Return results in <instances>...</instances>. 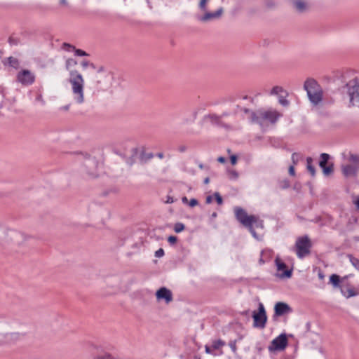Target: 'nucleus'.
<instances>
[{
  "mask_svg": "<svg viewBox=\"0 0 359 359\" xmlns=\"http://www.w3.org/2000/svg\"><path fill=\"white\" fill-rule=\"evenodd\" d=\"M288 172L291 176L295 175V169L294 165H292L289 167Z\"/></svg>",
  "mask_w": 359,
  "mask_h": 359,
  "instance_id": "nucleus-48",
  "label": "nucleus"
},
{
  "mask_svg": "<svg viewBox=\"0 0 359 359\" xmlns=\"http://www.w3.org/2000/svg\"><path fill=\"white\" fill-rule=\"evenodd\" d=\"M292 311V308L287 303L278 302L274 306V314L273 316V320H276V318L291 313Z\"/></svg>",
  "mask_w": 359,
  "mask_h": 359,
  "instance_id": "nucleus-14",
  "label": "nucleus"
},
{
  "mask_svg": "<svg viewBox=\"0 0 359 359\" xmlns=\"http://www.w3.org/2000/svg\"><path fill=\"white\" fill-rule=\"evenodd\" d=\"M225 345V342L222 339H217L212 341V348L214 350L219 349L220 347L224 346Z\"/></svg>",
  "mask_w": 359,
  "mask_h": 359,
  "instance_id": "nucleus-25",
  "label": "nucleus"
},
{
  "mask_svg": "<svg viewBox=\"0 0 359 359\" xmlns=\"http://www.w3.org/2000/svg\"><path fill=\"white\" fill-rule=\"evenodd\" d=\"M292 8L298 13H304L310 8V4L307 0H288Z\"/></svg>",
  "mask_w": 359,
  "mask_h": 359,
  "instance_id": "nucleus-15",
  "label": "nucleus"
},
{
  "mask_svg": "<svg viewBox=\"0 0 359 359\" xmlns=\"http://www.w3.org/2000/svg\"><path fill=\"white\" fill-rule=\"evenodd\" d=\"M280 114L276 111H263L258 110L256 112H251V122L257 123L262 126L265 121L274 124L277 122Z\"/></svg>",
  "mask_w": 359,
  "mask_h": 359,
  "instance_id": "nucleus-4",
  "label": "nucleus"
},
{
  "mask_svg": "<svg viewBox=\"0 0 359 359\" xmlns=\"http://www.w3.org/2000/svg\"><path fill=\"white\" fill-rule=\"evenodd\" d=\"M81 65L83 68L90 67L93 69H95V65L93 63H90L88 60H83L81 62Z\"/></svg>",
  "mask_w": 359,
  "mask_h": 359,
  "instance_id": "nucleus-39",
  "label": "nucleus"
},
{
  "mask_svg": "<svg viewBox=\"0 0 359 359\" xmlns=\"http://www.w3.org/2000/svg\"><path fill=\"white\" fill-rule=\"evenodd\" d=\"M212 201V196L209 195L206 197L205 198V203L209 204V203H211Z\"/></svg>",
  "mask_w": 359,
  "mask_h": 359,
  "instance_id": "nucleus-51",
  "label": "nucleus"
},
{
  "mask_svg": "<svg viewBox=\"0 0 359 359\" xmlns=\"http://www.w3.org/2000/svg\"><path fill=\"white\" fill-rule=\"evenodd\" d=\"M355 204L357 208L359 210V196L358 197L357 200L355 201Z\"/></svg>",
  "mask_w": 359,
  "mask_h": 359,
  "instance_id": "nucleus-61",
  "label": "nucleus"
},
{
  "mask_svg": "<svg viewBox=\"0 0 359 359\" xmlns=\"http://www.w3.org/2000/svg\"><path fill=\"white\" fill-rule=\"evenodd\" d=\"M60 4L61 6H67L68 5V3L67 0H60Z\"/></svg>",
  "mask_w": 359,
  "mask_h": 359,
  "instance_id": "nucleus-56",
  "label": "nucleus"
},
{
  "mask_svg": "<svg viewBox=\"0 0 359 359\" xmlns=\"http://www.w3.org/2000/svg\"><path fill=\"white\" fill-rule=\"evenodd\" d=\"M156 156L158 157L159 158H163L164 155L162 152H159L156 154Z\"/></svg>",
  "mask_w": 359,
  "mask_h": 359,
  "instance_id": "nucleus-58",
  "label": "nucleus"
},
{
  "mask_svg": "<svg viewBox=\"0 0 359 359\" xmlns=\"http://www.w3.org/2000/svg\"><path fill=\"white\" fill-rule=\"evenodd\" d=\"M178 150L180 152H184L186 150H187V147L186 146H180L179 148H178Z\"/></svg>",
  "mask_w": 359,
  "mask_h": 359,
  "instance_id": "nucleus-55",
  "label": "nucleus"
},
{
  "mask_svg": "<svg viewBox=\"0 0 359 359\" xmlns=\"http://www.w3.org/2000/svg\"><path fill=\"white\" fill-rule=\"evenodd\" d=\"M62 47L67 51H71V50H74L75 49V46H73L72 44H69L68 43H64L62 44Z\"/></svg>",
  "mask_w": 359,
  "mask_h": 359,
  "instance_id": "nucleus-37",
  "label": "nucleus"
},
{
  "mask_svg": "<svg viewBox=\"0 0 359 359\" xmlns=\"http://www.w3.org/2000/svg\"><path fill=\"white\" fill-rule=\"evenodd\" d=\"M234 213L236 219L250 232L252 236L259 240V236L255 229H263L264 222L259 216L255 215H248L247 212L241 207L234 208Z\"/></svg>",
  "mask_w": 359,
  "mask_h": 359,
  "instance_id": "nucleus-1",
  "label": "nucleus"
},
{
  "mask_svg": "<svg viewBox=\"0 0 359 359\" xmlns=\"http://www.w3.org/2000/svg\"><path fill=\"white\" fill-rule=\"evenodd\" d=\"M346 88L350 97V103L359 107V80L355 78L349 81Z\"/></svg>",
  "mask_w": 359,
  "mask_h": 359,
  "instance_id": "nucleus-8",
  "label": "nucleus"
},
{
  "mask_svg": "<svg viewBox=\"0 0 359 359\" xmlns=\"http://www.w3.org/2000/svg\"><path fill=\"white\" fill-rule=\"evenodd\" d=\"M209 182H210V178L208 177L205 178L204 180H203V183L205 184H208L209 183Z\"/></svg>",
  "mask_w": 359,
  "mask_h": 359,
  "instance_id": "nucleus-60",
  "label": "nucleus"
},
{
  "mask_svg": "<svg viewBox=\"0 0 359 359\" xmlns=\"http://www.w3.org/2000/svg\"><path fill=\"white\" fill-rule=\"evenodd\" d=\"M217 161L221 163H224L226 162V158L224 156H219L217 158Z\"/></svg>",
  "mask_w": 359,
  "mask_h": 359,
  "instance_id": "nucleus-52",
  "label": "nucleus"
},
{
  "mask_svg": "<svg viewBox=\"0 0 359 359\" xmlns=\"http://www.w3.org/2000/svg\"><path fill=\"white\" fill-rule=\"evenodd\" d=\"M249 314H250V310L249 309L245 310V311L241 312V315L243 316H248Z\"/></svg>",
  "mask_w": 359,
  "mask_h": 359,
  "instance_id": "nucleus-53",
  "label": "nucleus"
},
{
  "mask_svg": "<svg viewBox=\"0 0 359 359\" xmlns=\"http://www.w3.org/2000/svg\"><path fill=\"white\" fill-rule=\"evenodd\" d=\"M313 163V158L311 157H307L306 158V168L308 171L310 172L311 175L312 177H314L316 175V168L312 165Z\"/></svg>",
  "mask_w": 359,
  "mask_h": 359,
  "instance_id": "nucleus-22",
  "label": "nucleus"
},
{
  "mask_svg": "<svg viewBox=\"0 0 359 359\" xmlns=\"http://www.w3.org/2000/svg\"><path fill=\"white\" fill-rule=\"evenodd\" d=\"M266 6L268 8H273L275 7V3L271 0H269L266 1Z\"/></svg>",
  "mask_w": 359,
  "mask_h": 359,
  "instance_id": "nucleus-45",
  "label": "nucleus"
},
{
  "mask_svg": "<svg viewBox=\"0 0 359 359\" xmlns=\"http://www.w3.org/2000/svg\"><path fill=\"white\" fill-rule=\"evenodd\" d=\"M266 255H269V256H271V251H270L269 250H262L260 258L259 259V264H264L265 262H267L266 259H264V257Z\"/></svg>",
  "mask_w": 359,
  "mask_h": 359,
  "instance_id": "nucleus-24",
  "label": "nucleus"
},
{
  "mask_svg": "<svg viewBox=\"0 0 359 359\" xmlns=\"http://www.w3.org/2000/svg\"><path fill=\"white\" fill-rule=\"evenodd\" d=\"M97 161L95 158L91 157L89 155L85 156V160L83 163V166L85 168V171L86 174L90 177H97Z\"/></svg>",
  "mask_w": 359,
  "mask_h": 359,
  "instance_id": "nucleus-12",
  "label": "nucleus"
},
{
  "mask_svg": "<svg viewBox=\"0 0 359 359\" xmlns=\"http://www.w3.org/2000/svg\"><path fill=\"white\" fill-rule=\"evenodd\" d=\"M292 161L293 163V165H296L297 164V163L299 162V154L294 152L292 154Z\"/></svg>",
  "mask_w": 359,
  "mask_h": 359,
  "instance_id": "nucleus-41",
  "label": "nucleus"
},
{
  "mask_svg": "<svg viewBox=\"0 0 359 359\" xmlns=\"http://www.w3.org/2000/svg\"><path fill=\"white\" fill-rule=\"evenodd\" d=\"M229 177L230 180H237L238 177V173L235 170H231L228 171Z\"/></svg>",
  "mask_w": 359,
  "mask_h": 359,
  "instance_id": "nucleus-32",
  "label": "nucleus"
},
{
  "mask_svg": "<svg viewBox=\"0 0 359 359\" xmlns=\"http://www.w3.org/2000/svg\"><path fill=\"white\" fill-rule=\"evenodd\" d=\"M280 93H283L285 95H288L287 92L281 86H274L271 90V95H278Z\"/></svg>",
  "mask_w": 359,
  "mask_h": 359,
  "instance_id": "nucleus-23",
  "label": "nucleus"
},
{
  "mask_svg": "<svg viewBox=\"0 0 359 359\" xmlns=\"http://www.w3.org/2000/svg\"><path fill=\"white\" fill-rule=\"evenodd\" d=\"M350 276L351 275H346L341 278L340 276L333 273L330 276V283H331L334 287L339 288L341 290V287H344V285L341 284L344 283V280H347Z\"/></svg>",
  "mask_w": 359,
  "mask_h": 359,
  "instance_id": "nucleus-18",
  "label": "nucleus"
},
{
  "mask_svg": "<svg viewBox=\"0 0 359 359\" xmlns=\"http://www.w3.org/2000/svg\"><path fill=\"white\" fill-rule=\"evenodd\" d=\"M8 41L11 46H17L20 43V39L10 36Z\"/></svg>",
  "mask_w": 359,
  "mask_h": 359,
  "instance_id": "nucleus-36",
  "label": "nucleus"
},
{
  "mask_svg": "<svg viewBox=\"0 0 359 359\" xmlns=\"http://www.w3.org/2000/svg\"><path fill=\"white\" fill-rule=\"evenodd\" d=\"M214 197L218 205H222L223 203V198L219 192H215L214 194Z\"/></svg>",
  "mask_w": 359,
  "mask_h": 359,
  "instance_id": "nucleus-35",
  "label": "nucleus"
},
{
  "mask_svg": "<svg viewBox=\"0 0 359 359\" xmlns=\"http://www.w3.org/2000/svg\"><path fill=\"white\" fill-rule=\"evenodd\" d=\"M94 359H114V358L110 354L104 353L103 355L95 357Z\"/></svg>",
  "mask_w": 359,
  "mask_h": 359,
  "instance_id": "nucleus-42",
  "label": "nucleus"
},
{
  "mask_svg": "<svg viewBox=\"0 0 359 359\" xmlns=\"http://www.w3.org/2000/svg\"><path fill=\"white\" fill-rule=\"evenodd\" d=\"M229 346H230L231 351L233 353H236V351H237L236 340L230 341L229 343Z\"/></svg>",
  "mask_w": 359,
  "mask_h": 359,
  "instance_id": "nucleus-38",
  "label": "nucleus"
},
{
  "mask_svg": "<svg viewBox=\"0 0 359 359\" xmlns=\"http://www.w3.org/2000/svg\"><path fill=\"white\" fill-rule=\"evenodd\" d=\"M164 254V250L163 248H159L155 252V257L160 258L162 257Z\"/></svg>",
  "mask_w": 359,
  "mask_h": 359,
  "instance_id": "nucleus-43",
  "label": "nucleus"
},
{
  "mask_svg": "<svg viewBox=\"0 0 359 359\" xmlns=\"http://www.w3.org/2000/svg\"><path fill=\"white\" fill-rule=\"evenodd\" d=\"M185 229V226L183 223H181V222H177L175 224V226H174V231L176 232V233H180L182 231H183Z\"/></svg>",
  "mask_w": 359,
  "mask_h": 359,
  "instance_id": "nucleus-29",
  "label": "nucleus"
},
{
  "mask_svg": "<svg viewBox=\"0 0 359 359\" xmlns=\"http://www.w3.org/2000/svg\"><path fill=\"white\" fill-rule=\"evenodd\" d=\"M156 297L158 301L163 300L166 304L170 303L173 299L171 290L165 287H161L156 292Z\"/></svg>",
  "mask_w": 359,
  "mask_h": 359,
  "instance_id": "nucleus-17",
  "label": "nucleus"
},
{
  "mask_svg": "<svg viewBox=\"0 0 359 359\" xmlns=\"http://www.w3.org/2000/svg\"><path fill=\"white\" fill-rule=\"evenodd\" d=\"M349 260L353 266L358 270H359V259L351 255H348Z\"/></svg>",
  "mask_w": 359,
  "mask_h": 359,
  "instance_id": "nucleus-28",
  "label": "nucleus"
},
{
  "mask_svg": "<svg viewBox=\"0 0 359 359\" xmlns=\"http://www.w3.org/2000/svg\"><path fill=\"white\" fill-rule=\"evenodd\" d=\"M347 161L348 164L341 165V172L345 177H355L359 170V155L349 152Z\"/></svg>",
  "mask_w": 359,
  "mask_h": 359,
  "instance_id": "nucleus-5",
  "label": "nucleus"
},
{
  "mask_svg": "<svg viewBox=\"0 0 359 359\" xmlns=\"http://www.w3.org/2000/svg\"><path fill=\"white\" fill-rule=\"evenodd\" d=\"M69 82L72 85V93L76 103L82 104L84 102V80L82 75L77 70L69 72Z\"/></svg>",
  "mask_w": 359,
  "mask_h": 359,
  "instance_id": "nucleus-2",
  "label": "nucleus"
},
{
  "mask_svg": "<svg viewBox=\"0 0 359 359\" xmlns=\"http://www.w3.org/2000/svg\"><path fill=\"white\" fill-rule=\"evenodd\" d=\"M287 95H280L279 97H278V102L279 103L284 106V107H287L290 104L289 101L286 99V97Z\"/></svg>",
  "mask_w": 359,
  "mask_h": 359,
  "instance_id": "nucleus-30",
  "label": "nucleus"
},
{
  "mask_svg": "<svg viewBox=\"0 0 359 359\" xmlns=\"http://www.w3.org/2000/svg\"><path fill=\"white\" fill-rule=\"evenodd\" d=\"M74 51L75 55H76V56L83 57V56H88V54L86 51H84V50H83L81 49H78V48H75Z\"/></svg>",
  "mask_w": 359,
  "mask_h": 359,
  "instance_id": "nucleus-34",
  "label": "nucleus"
},
{
  "mask_svg": "<svg viewBox=\"0 0 359 359\" xmlns=\"http://www.w3.org/2000/svg\"><path fill=\"white\" fill-rule=\"evenodd\" d=\"M211 123L215 125L220 126L222 123L220 117L215 115V114H211L208 116Z\"/></svg>",
  "mask_w": 359,
  "mask_h": 359,
  "instance_id": "nucleus-26",
  "label": "nucleus"
},
{
  "mask_svg": "<svg viewBox=\"0 0 359 359\" xmlns=\"http://www.w3.org/2000/svg\"><path fill=\"white\" fill-rule=\"evenodd\" d=\"M275 264L277 268V270L279 271H283L281 274H277L281 278H290L292 275V269H288L286 264L283 262L279 257H276L275 259Z\"/></svg>",
  "mask_w": 359,
  "mask_h": 359,
  "instance_id": "nucleus-16",
  "label": "nucleus"
},
{
  "mask_svg": "<svg viewBox=\"0 0 359 359\" xmlns=\"http://www.w3.org/2000/svg\"><path fill=\"white\" fill-rule=\"evenodd\" d=\"M35 80V74L27 69H21L16 74V81L24 86L32 85Z\"/></svg>",
  "mask_w": 359,
  "mask_h": 359,
  "instance_id": "nucleus-10",
  "label": "nucleus"
},
{
  "mask_svg": "<svg viewBox=\"0 0 359 359\" xmlns=\"http://www.w3.org/2000/svg\"><path fill=\"white\" fill-rule=\"evenodd\" d=\"M253 318V327L263 329L266 327L267 316L265 308L262 303H259L258 309L254 311L252 314Z\"/></svg>",
  "mask_w": 359,
  "mask_h": 359,
  "instance_id": "nucleus-7",
  "label": "nucleus"
},
{
  "mask_svg": "<svg viewBox=\"0 0 359 359\" xmlns=\"http://www.w3.org/2000/svg\"><path fill=\"white\" fill-rule=\"evenodd\" d=\"M341 293L347 299L355 297L358 294V292L353 287H349L346 290L341 287Z\"/></svg>",
  "mask_w": 359,
  "mask_h": 359,
  "instance_id": "nucleus-21",
  "label": "nucleus"
},
{
  "mask_svg": "<svg viewBox=\"0 0 359 359\" xmlns=\"http://www.w3.org/2000/svg\"><path fill=\"white\" fill-rule=\"evenodd\" d=\"M209 0H200L198 7L203 11H207V3Z\"/></svg>",
  "mask_w": 359,
  "mask_h": 359,
  "instance_id": "nucleus-33",
  "label": "nucleus"
},
{
  "mask_svg": "<svg viewBox=\"0 0 359 359\" xmlns=\"http://www.w3.org/2000/svg\"><path fill=\"white\" fill-rule=\"evenodd\" d=\"M104 71V67L102 66H101L98 70H97V73H101L102 72Z\"/></svg>",
  "mask_w": 359,
  "mask_h": 359,
  "instance_id": "nucleus-63",
  "label": "nucleus"
},
{
  "mask_svg": "<svg viewBox=\"0 0 359 359\" xmlns=\"http://www.w3.org/2000/svg\"><path fill=\"white\" fill-rule=\"evenodd\" d=\"M279 187L282 189H288L290 187V182L287 179L283 180L279 182Z\"/></svg>",
  "mask_w": 359,
  "mask_h": 359,
  "instance_id": "nucleus-31",
  "label": "nucleus"
},
{
  "mask_svg": "<svg viewBox=\"0 0 359 359\" xmlns=\"http://www.w3.org/2000/svg\"><path fill=\"white\" fill-rule=\"evenodd\" d=\"M174 202L173 201V198L171 197V196H168L167 197V201H166V203H172Z\"/></svg>",
  "mask_w": 359,
  "mask_h": 359,
  "instance_id": "nucleus-57",
  "label": "nucleus"
},
{
  "mask_svg": "<svg viewBox=\"0 0 359 359\" xmlns=\"http://www.w3.org/2000/svg\"><path fill=\"white\" fill-rule=\"evenodd\" d=\"M36 100H39V101H41L42 102L44 103V101L42 98V95H39L37 97H36Z\"/></svg>",
  "mask_w": 359,
  "mask_h": 359,
  "instance_id": "nucleus-59",
  "label": "nucleus"
},
{
  "mask_svg": "<svg viewBox=\"0 0 359 359\" xmlns=\"http://www.w3.org/2000/svg\"><path fill=\"white\" fill-rule=\"evenodd\" d=\"M310 102L314 105L318 104L323 98V92L318 83L312 78L307 79L304 84Z\"/></svg>",
  "mask_w": 359,
  "mask_h": 359,
  "instance_id": "nucleus-3",
  "label": "nucleus"
},
{
  "mask_svg": "<svg viewBox=\"0 0 359 359\" xmlns=\"http://www.w3.org/2000/svg\"><path fill=\"white\" fill-rule=\"evenodd\" d=\"M311 241L308 236L305 235L297 238L295 242V251L297 257L304 258L311 252Z\"/></svg>",
  "mask_w": 359,
  "mask_h": 359,
  "instance_id": "nucleus-6",
  "label": "nucleus"
},
{
  "mask_svg": "<svg viewBox=\"0 0 359 359\" xmlns=\"http://www.w3.org/2000/svg\"><path fill=\"white\" fill-rule=\"evenodd\" d=\"M69 108V104H67V105H65V106L62 107V109L64 110H68Z\"/></svg>",
  "mask_w": 359,
  "mask_h": 359,
  "instance_id": "nucleus-64",
  "label": "nucleus"
},
{
  "mask_svg": "<svg viewBox=\"0 0 359 359\" xmlns=\"http://www.w3.org/2000/svg\"><path fill=\"white\" fill-rule=\"evenodd\" d=\"M341 285H344V289H345V287H347V289L349 287H352L351 283L346 280H344V283H342Z\"/></svg>",
  "mask_w": 359,
  "mask_h": 359,
  "instance_id": "nucleus-50",
  "label": "nucleus"
},
{
  "mask_svg": "<svg viewBox=\"0 0 359 359\" xmlns=\"http://www.w3.org/2000/svg\"><path fill=\"white\" fill-rule=\"evenodd\" d=\"M168 242L170 245H175L177 242V237L175 236H170L168 238Z\"/></svg>",
  "mask_w": 359,
  "mask_h": 359,
  "instance_id": "nucleus-40",
  "label": "nucleus"
},
{
  "mask_svg": "<svg viewBox=\"0 0 359 359\" xmlns=\"http://www.w3.org/2000/svg\"><path fill=\"white\" fill-rule=\"evenodd\" d=\"M222 12V8H219L215 12H206L203 16L199 17L198 20L201 22H207L215 18H218L221 16Z\"/></svg>",
  "mask_w": 359,
  "mask_h": 359,
  "instance_id": "nucleus-19",
  "label": "nucleus"
},
{
  "mask_svg": "<svg viewBox=\"0 0 359 359\" xmlns=\"http://www.w3.org/2000/svg\"><path fill=\"white\" fill-rule=\"evenodd\" d=\"M330 155L327 153H322L320 155L318 165L325 176H330L334 172V163L330 162Z\"/></svg>",
  "mask_w": 359,
  "mask_h": 359,
  "instance_id": "nucleus-11",
  "label": "nucleus"
},
{
  "mask_svg": "<svg viewBox=\"0 0 359 359\" xmlns=\"http://www.w3.org/2000/svg\"><path fill=\"white\" fill-rule=\"evenodd\" d=\"M95 79H96V83H97V85L101 83V80L100 79V78L97 76H96Z\"/></svg>",
  "mask_w": 359,
  "mask_h": 359,
  "instance_id": "nucleus-62",
  "label": "nucleus"
},
{
  "mask_svg": "<svg viewBox=\"0 0 359 359\" xmlns=\"http://www.w3.org/2000/svg\"><path fill=\"white\" fill-rule=\"evenodd\" d=\"M238 161V156L235 154L230 156V162L232 165H236Z\"/></svg>",
  "mask_w": 359,
  "mask_h": 359,
  "instance_id": "nucleus-44",
  "label": "nucleus"
},
{
  "mask_svg": "<svg viewBox=\"0 0 359 359\" xmlns=\"http://www.w3.org/2000/svg\"><path fill=\"white\" fill-rule=\"evenodd\" d=\"M198 204V201L197 199L196 198H191L189 201V205L190 207L193 208V207H195L196 205H197Z\"/></svg>",
  "mask_w": 359,
  "mask_h": 359,
  "instance_id": "nucleus-46",
  "label": "nucleus"
},
{
  "mask_svg": "<svg viewBox=\"0 0 359 359\" xmlns=\"http://www.w3.org/2000/svg\"><path fill=\"white\" fill-rule=\"evenodd\" d=\"M2 63L4 66H9L15 69H19L20 67V61L18 58L14 57L13 56H10L8 57L4 58L2 60Z\"/></svg>",
  "mask_w": 359,
  "mask_h": 359,
  "instance_id": "nucleus-20",
  "label": "nucleus"
},
{
  "mask_svg": "<svg viewBox=\"0 0 359 359\" xmlns=\"http://www.w3.org/2000/svg\"><path fill=\"white\" fill-rule=\"evenodd\" d=\"M205 350L206 353H208V354L212 353L211 348L207 345L205 346Z\"/></svg>",
  "mask_w": 359,
  "mask_h": 359,
  "instance_id": "nucleus-54",
  "label": "nucleus"
},
{
  "mask_svg": "<svg viewBox=\"0 0 359 359\" xmlns=\"http://www.w3.org/2000/svg\"><path fill=\"white\" fill-rule=\"evenodd\" d=\"M77 65V61L72 58H69L66 60L65 67L67 69H69L71 67H75Z\"/></svg>",
  "mask_w": 359,
  "mask_h": 359,
  "instance_id": "nucleus-27",
  "label": "nucleus"
},
{
  "mask_svg": "<svg viewBox=\"0 0 359 359\" xmlns=\"http://www.w3.org/2000/svg\"><path fill=\"white\" fill-rule=\"evenodd\" d=\"M24 334L20 332H0V346L14 344L19 341Z\"/></svg>",
  "mask_w": 359,
  "mask_h": 359,
  "instance_id": "nucleus-13",
  "label": "nucleus"
},
{
  "mask_svg": "<svg viewBox=\"0 0 359 359\" xmlns=\"http://www.w3.org/2000/svg\"><path fill=\"white\" fill-rule=\"evenodd\" d=\"M144 155H146V156H146V158H145V160H146V161H147V160H149V159L152 158H153V156H154V155H153V154H152V153H149V154H142V156H141V157H142V158H143V157H144Z\"/></svg>",
  "mask_w": 359,
  "mask_h": 359,
  "instance_id": "nucleus-49",
  "label": "nucleus"
},
{
  "mask_svg": "<svg viewBox=\"0 0 359 359\" xmlns=\"http://www.w3.org/2000/svg\"><path fill=\"white\" fill-rule=\"evenodd\" d=\"M287 345V335L285 333H281L271 341L268 348L270 352L282 351L286 348Z\"/></svg>",
  "mask_w": 359,
  "mask_h": 359,
  "instance_id": "nucleus-9",
  "label": "nucleus"
},
{
  "mask_svg": "<svg viewBox=\"0 0 359 359\" xmlns=\"http://www.w3.org/2000/svg\"><path fill=\"white\" fill-rule=\"evenodd\" d=\"M237 108L240 109V110L241 111H243L245 114H251V112H253L250 109H249L248 108H245V107H241L239 105H237Z\"/></svg>",
  "mask_w": 359,
  "mask_h": 359,
  "instance_id": "nucleus-47",
  "label": "nucleus"
}]
</instances>
